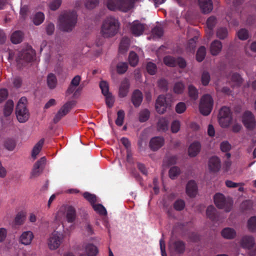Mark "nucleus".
<instances>
[{"label":"nucleus","mask_w":256,"mask_h":256,"mask_svg":"<svg viewBox=\"0 0 256 256\" xmlns=\"http://www.w3.org/2000/svg\"><path fill=\"white\" fill-rule=\"evenodd\" d=\"M119 28L118 21L113 17H108L103 22L100 32L104 38H110L118 33Z\"/></svg>","instance_id":"1"},{"label":"nucleus","mask_w":256,"mask_h":256,"mask_svg":"<svg viewBox=\"0 0 256 256\" xmlns=\"http://www.w3.org/2000/svg\"><path fill=\"white\" fill-rule=\"evenodd\" d=\"M77 15L75 12H66L60 15L59 18L60 28L64 32H69L75 26Z\"/></svg>","instance_id":"2"},{"label":"nucleus","mask_w":256,"mask_h":256,"mask_svg":"<svg viewBox=\"0 0 256 256\" xmlns=\"http://www.w3.org/2000/svg\"><path fill=\"white\" fill-rule=\"evenodd\" d=\"M135 0H108L107 7L111 10H117L127 12L130 9Z\"/></svg>","instance_id":"3"},{"label":"nucleus","mask_w":256,"mask_h":256,"mask_svg":"<svg viewBox=\"0 0 256 256\" xmlns=\"http://www.w3.org/2000/svg\"><path fill=\"white\" fill-rule=\"evenodd\" d=\"M27 100L25 97H22L18 102L16 108V116L20 122H24L29 118V113L26 108Z\"/></svg>","instance_id":"4"},{"label":"nucleus","mask_w":256,"mask_h":256,"mask_svg":"<svg viewBox=\"0 0 256 256\" xmlns=\"http://www.w3.org/2000/svg\"><path fill=\"white\" fill-rule=\"evenodd\" d=\"M214 200L216 206L218 208L223 209L226 212H228L232 208V200L230 198H225L222 194H216L214 197Z\"/></svg>","instance_id":"5"},{"label":"nucleus","mask_w":256,"mask_h":256,"mask_svg":"<svg viewBox=\"0 0 256 256\" xmlns=\"http://www.w3.org/2000/svg\"><path fill=\"white\" fill-rule=\"evenodd\" d=\"M64 234L58 231H54L50 235L47 240V244L50 250L58 249L62 243Z\"/></svg>","instance_id":"6"},{"label":"nucleus","mask_w":256,"mask_h":256,"mask_svg":"<svg viewBox=\"0 0 256 256\" xmlns=\"http://www.w3.org/2000/svg\"><path fill=\"white\" fill-rule=\"evenodd\" d=\"M213 106V100L212 97L208 94L204 96L201 100L199 105V109L200 113L204 116L208 115Z\"/></svg>","instance_id":"7"},{"label":"nucleus","mask_w":256,"mask_h":256,"mask_svg":"<svg viewBox=\"0 0 256 256\" xmlns=\"http://www.w3.org/2000/svg\"><path fill=\"white\" fill-rule=\"evenodd\" d=\"M164 62L166 65L170 67H174L178 65L180 68H184L186 66V61L181 58H175L171 56H166L164 58Z\"/></svg>","instance_id":"8"},{"label":"nucleus","mask_w":256,"mask_h":256,"mask_svg":"<svg viewBox=\"0 0 256 256\" xmlns=\"http://www.w3.org/2000/svg\"><path fill=\"white\" fill-rule=\"evenodd\" d=\"M35 55L36 52L31 46H27L26 49L22 52L16 60L18 62L20 60H24L26 62H30L33 60Z\"/></svg>","instance_id":"9"},{"label":"nucleus","mask_w":256,"mask_h":256,"mask_svg":"<svg viewBox=\"0 0 256 256\" xmlns=\"http://www.w3.org/2000/svg\"><path fill=\"white\" fill-rule=\"evenodd\" d=\"M74 102H68L64 104L58 110L55 116L54 121L55 123L58 122L63 116H66L72 107Z\"/></svg>","instance_id":"10"},{"label":"nucleus","mask_w":256,"mask_h":256,"mask_svg":"<svg viewBox=\"0 0 256 256\" xmlns=\"http://www.w3.org/2000/svg\"><path fill=\"white\" fill-rule=\"evenodd\" d=\"M130 28L134 36H138L142 34L145 30V25L138 20H135L130 24Z\"/></svg>","instance_id":"11"},{"label":"nucleus","mask_w":256,"mask_h":256,"mask_svg":"<svg viewBox=\"0 0 256 256\" xmlns=\"http://www.w3.org/2000/svg\"><path fill=\"white\" fill-rule=\"evenodd\" d=\"M242 122L244 126L248 129L252 130L256 126V121L252 113L246 112L242 117Z\"/></svg>","instance_id":"12"},{"label":"nucleus","mask_w":256,"mask_h":256,"mask_svg":"<svg viewBox=\"0 0 256 256\" xmlns=\"http://www.w3.org/2000/svg\"><path fill=\"white\" fill-rule=\"evenodd\" d=\"M34 238V234L30 230L24 231L19 237V242L24 246L30 245Z\"/></svg>","instance_id":"13"},{"label":"nucleus","mask_w":256,"mask_h":256,"mask_svg":"<svg viewBox=\"0 0 256 256\" xmlns=\"http://www.w3.org/2000/svg\"><path fill=\"white\" fill-rule=\"evenodd\" d=\"M168 106L166 102V98L163 96H160L156 100V108L159 114H163L166 111Z\"/></svg>","instance_id":"14"},{"label":"nucleus","mask_w":256,"mask_h":256,"mask_svg":"<svg viewBox=\"0 0 256 256\" xmlns=\"http://www.w3.org/2000/svg\"><path fill=\"white\" fill-rule=\"evenodd\" d=\"M198 4L200 10L204 14H208L213 9L212 0H198Z\"/></svg>","instance_id":"15"},{"label":"nucleus","mask_w":256,"mask_h":256,"mask_svg":"<svg viewBox=\"0 0 256 256\" xmlns=\"http://www.w3.org/2000/svg\"><path fill=\"white\" fill-rule=\"evenodd\" d=\"M82 249L88 256H96L98 253V248L92 244L86 243L82 245Z\"/></svg>","instance_id":"16"},{"label":"nucleus","mask_w":256,"mask_h":256,"mask_svg":"<svg viewBox=\"0 0 256 256\" xmlns=\"http://www.w3.org/2000/svg\"><path fill=\"white\" fill-rule=\"evenodd\" d=\"M164 139L162 137L156 136L151 139L150 146L153 150H156L163 146Z\"/></svg>","instance_id":"17"},{"label":"nucleus","mask_w":256,"mask_h":256,"mask_svg":"<svg viewBox=\"0 0 256 256\" xmlns=\"http://www.w3.org/2000/svg\"><path fill=\"white\" fill-rule=\"evenodd\" d=\"M66 218L68 222H73L76 218V210L70 206H66Z\"/></svg>","instance_id":"18"},{"label":"nucleus","mask_w":256,"mask_h":256,"mask_svg":"<svg viewBox=\"0 0 256 256\" xmlns=\"http://www.w3.org/2000/svg\"><path fill=\"white\" fill-rule=\"evenodd\" d=\"M209 168L211 171L217 172L220 168V159L216 156H214L210 159L208 162Z\"/></svg>","instance_id":"19"},{"label":"nucleus","mask_w":256,"mask_h":256,"mask_svg":"<svg viewBox=\"0 0 256 256\" xmlns=\"http://www.w3.org/2000/svg\"><path fill=\"white\" fill-rule=\"evenodd\" d=\"M186 194L190 197L195 196L198 192L197 186L194 181H190L186 188Z\"/></svg>","instance_id":"20"},{"label":"nucleus","mask_w":256,"mask_h":256,"mask_svg":"<svg viewBox=\"0 0 256 256\" xmlns=\"http://www.w3.org/2000/svg\"><path fill=\"white\" fill-rule=\"evenodd\" d=\"M170 250L171 252L181 253L184 250V245L182 242L177 241L170 244Z\"/></svg>","instance_id":"21"},{"label":"nucleus","mask_w":256,"mask_h":256,"mask_svg":"<svg viewBox=\"0 0 256 256\" xmlns=\"http://www.w3.org/2000/svg\"><path fill=\"white\" fill-rule=\"evenodd\" d=\"M142 100V95L139 90H136L134 92L132 101L136 107L139 106Z\"/></svg>","instance_id":"22"},{"label":"nucleus","mask_w":256,"mask_h":256,"mask_svg":"<svg viewBox=\"0 0 256 256\" xmlns=\"http://www.w3.org/2000/svg\"><path fill=\"white\" fill-rule=\"evenodd\" d=\"M222 48V44L218 40L214 41L210 47V51L212 55L216 56L219 54Z\"/></svg>","instance_id":"23"},{"label":"nucleus","mask_w":256,"mask_h":256,"mask_svg":"<svg viewBox=\"0 0 256 256\" xmlns=\"http://www.w3.org/2000/svg\"><path fill=\"white\" fill-rule=\"evenodd\" d=\"M254 244V238L252 236H244L241 240V245L244 248H252Z\"/></svg>","instance_id":"24"},{"label":"nucleus","mask_w":256,"mask_h":256,"mask_svg":"<svg viewBox=\"0 0 256 256\" xmlns=\"http://www.w3.org/2000/svg\"><path fill=\"white\" fill-rule=\"evenodd\" d=\"M200 149V144L198 142H194L192 144L188 150V154L190 156H195L199 152Z\"/></svg>","instance_id":"25"},{"label":"nucleus","mask_w":256,"mask_h":256,"mask_svg":"<svg viewBox=\"0 0 256 256\" xmlns=\"http://www.w3.org/2000/svg\"><path fill=\"white\" fill-rule=\"evenodd\" d=\"M44 142V138H42L34 146L32 152V157L33 158H36L42 148Z\"/></svg>","instance_id":"26"},{"label":"nucleus","mask_w":256,"mask_h":256,"mask_svg":"<svg viewBox=\"0 0 256 256\" xmlns=\"http://www.w3.org/2000/svg\"><path fill=\"white\" fill-rule=\"evenodd\" d=\"M80 77L79 76H75L72 80L67 90L68 94H72L74 92L76 88L79 85Z\"/></svg>","instance_id":"27"},{"label":"nucleus","mask_w":256,"mask_h":256,"mask_svg":"<svg viewBox=\"0 0 256 256\" xmlns=\"http://www.w3.org/2000/svg\"><path fill=\"white\" fill-rule=\"evenodd\" d=\"M221 234L222 237L226 239L234 238L236 235V231L234 229L230 228L223 229Z\"/></svg>","instance_id":"28"},{"label":"nucleus","mask_w":256,"mask_h":256,"mask_svg":"<svg viewBox=\"0 0 256 256\" xmlns=\"http://www.w3.org/2000/svg\"><path fill=\"white\" fill-rule=\"evenodd\" d=\"M130 40L128 38L124 37L122 38L119 47V52L124 54L127 52L130 46Z\"/></svg>","instance_id":"29"},{"label":"nucleus","mask_w":256,"mask_h":256,"mask_svg":"<svg viewBox=\"0 0 256 256\" xmlns=\"http://www.w3.org/2000/svg\"><path fill=\"white\" fill-rule=\"evenodd\" d=\"M129 84L126 80H124L120 86L119 89V96L121 98L126 96L128 92Z\"/></svg>","instance_id":"30"},{"label":"nucleus","mask_w":256,"mask_h":256,"mask_svg":"<svg viewBox=\"0 0 256 256\" xmlns=\"http://www.w3.org/2000/svg\"><path fill=\"white\" fill-rule=\"evenodd\" d=\"M23 38V34L20 31H16L11 36V41L12 43L16 44L20 42Z\"/></svg>","instance_id":"31"},{"label":"nucleus","mask_w":256,"mask_h":256,"mask_svg":"<svg viewBox=\"0 0 256 256\" xmlns=\"http://www.w3.org/2000/svg\"><path fill=\"white\" fill-rule=\"evenodd\" d=\"M14 109V102L12 100H8L6 102L4 110V113L5 116H9L12 112Z\"/></svg>","instance_id":"32"},{"label":"nucleus","mask_w":256,"mask_h":256,"mask_svg":"<svg viewBox=\"0 0 256 256\" xmlns=\"http://www.w3.org/2000/svg\"><path fill=\"white\" fill-rule=\"evenodd\" d=\"M168 122L166 118L160 119L158 124V130L166 131L168 129Z\"/></svg>","instance_id":"33"},{"label":"nucleus","mask_w":256,"mask_h":256,"mask_svg":"<svg viewBox=\"0 0 256 256\" xmlns=\"http://www.w3.org/2000/svg\"><path fill=\"white\" fill-rule=\"evenodd\" d=\"M128 61L132 66H135L138 62V57L137 54L134 52H130L129 55Z\"/></svg>","instance_id":"34"},{"label":"nucleus","mask_w":256,"mask_h":256,"mask_svg":"<svg viewBox=\"0 0 256 256\" xmlns=\"http://www.w3.org/2000/svg\"><path fill=\"white\" fill-rule=\"evenodd\" d=\"M47 83L50 88H54L56 85L57 80L55 76L52 74H50L48 76Z\"/></svg>","instance_id":"35"},{"label":"nucleus","mask_w":256,"mask_h":256,"mask_svg":"<svg viewBox=\"0 0 256 256\" xmlns=\"http://www.w3.org/2000/svg\"><path fill=\"white\" fill-rule=\"evenodd\" d=\"M206 54V50L205 47L202 46L200 47L196 52V60L199 62L202 61L204 58H205Z\"/></svg>","instance_id":"36"},{"label":"nucleus","mask_w":256,"mask_h":256,"mask_svg":"<svg viewBox=\"0 0 256 256\" xmlns=\"http://www.w3.org/2000/svg\"><path fill=\"white\" fill-rule=\"evenodd\" d=\"M44 16L43 13L37 12L33 18V22L36 25H40L44 20Z\"/></svg>","instance_id":"37"},{"label":"nucleus","mask_w":256,"mask_h":256,"mask_svg":"<svg viewBox=\"0 0 256 256\" xmlns=\"http://www.w3.org/2000/svg\"><path fill=\"white\" fill-rule=\"evenodd\" d=\"M92 206L94 211L98 214L104 216L106 214V209L102 204H94Z\"/></svg>","instance_id":"38"},{"label":"nucleus","mask_w":256,"mask_h":256,"mask_svg":"<svg viewBox=\"0 0 256 256\" xmlns=\"http://www.w3.org/2000/svg\"><path fill=\"white\" fill-rule=\"evenodd\" d=\"M216 22V20L214 16L210 17L206 21L207 27L210 30V36L212 34V30Z\"/></svg>","instance_id":"39"},{"label":"nucleus","mask_w":256,"mask_h":256,"mask_svg":"<svg viewBox=\"0 0 256 256\" xmlns=\"http://www.w3.org/2000/svg\"><path fill=\"white\" fill-rule=\"evenodd\" d=\"M83 196L92 206L96 202V196L94 194L85 192L83 194Z\"/></svg>","instance_id":"40"},{"label":"nucleus","mask_w":256,"mask_h":256,"mask_svg":"<svg viewBox=\"0 0 256 256\" xmlns=\"http://www.w3.org/2000/svg\"><path fill=\"white\" fill-rule=\"evenodd\" d=\"M231 82L232 86H238L242 82V78L239 74H234L232 75Z\"/></svg>","instance_id":"41"},{"label":"nucleus","mask_w":256,"mask_h":256,"mask_svg":"<svg viewBox=\"0 0 256 256\" xmlns=\"http://www.w3.org/2000/svg\"><path fill=\"white\" fill-rule=\"evenodd\" d=\"M66 206H62L58 210L56 216V218L58 220L60 221L62 218L66 216Z\"/></svg>","instance_id":"42"},{"label":"nucleus","mask_w":256,"mask_h":256,"mask_svg":"<svg viewBox=\"0 0 256 256\" xmlns=\"http://www.w3.org/2000/svg\"><path fill=\"white\" fill-rule=\"evenodd\" d=\"M128 65L126 62H120L116 66V70L118 74H123L128 70Z\"/></svg>","instance_id":"43"},{"label":"nucleus","mask_w":256,"mask_h":256,"mask_svg":"<svg viewBox=\"0 0 256 256\" xmlns=\"http://www.w3.org/2000/svg\"><path fill=\"white\" fill-rule=\"evenodd\" d=\"M220 125L224 128L228 126L232 122V116L220 118L218 119Z\"/></svg>","instance_id":"44"},{"label":"nucleus","mask_w":256,"mask_h":256,"mask_svg":"<svg viewBox=\"0 0 256 256\" xmlns=\"http://www.w3.org/2000/svg\"><path fill=\"white\" fill-rule=\"evenodd\" d=\"M248 228L251 232L256 230V216H252L248 222Z\"/></svg>","instance_id":"45"},{"label":"nucleus","mask_w":256,"mask_h":256,"mask_svg":"<svg viewBox=\"0 0 256 256\" xmlns=\"http://www.w3.org/2000/svg\"><path fill=\"white\" fill-rule=\"evenodd\" d=\"M117 118L116 120V124L118 126H122L124 122V112L122 110H120L117 113Z\"/></svg>","instance_id":"46"},{"label":"nucleus","mask_w":256,"mask_h":256,"mask_svg":"<svg viewBox=\"0 0 256 256\" xmlns=\"http://www.w3.org/2000/svg\"><path fill=\"white\" fill-rule=\"evenodd\" d=\"M231 116L230 109L226 106L222 107L219 112L218 119L220 118Z\"/></svg>","instance_id":"47"},{"label":"nucleus","mask_w":256,"mask_h":256,"mask_svg":"<svg viewBox=\"0 0 256 256\" xmlns=\"http://www.w3.org/2000/svg\"><path fill=\"white\" fill-rule=\"evenodd\" d=\"M188 94L190 97L193 100H196L198 97V92L196 88L192 86H188Z\"/></svg>","instance_id":"48"},{"label":"nucleus","mask_w":256,"mask_h":256,"mask_svg":"<svg viewBox=\"0 0 256 256\" xmlns=\"http://www.w3.org/2000/svg\"><path fill=\"white\" fill-rule=\"evenodd\" d=\"M216 210L214 206H210L208 207L206 210V215L212 220H215Z\"/></svg>","instance_id":"49"},{"label":"nucleus","mask_w":256,"mask_h":256,"mask_svg":"<svg viewBox=\"0 0 256 256\" xmlns=\"http://www.w3.org/2000/svg\"><path fill=\"white\" fill-rule=\"evenodd\" d=\"M100 86L102 90V92L104 96H107L110 94L109 87L107 82L105 81H102L100 84Z\"/></svg>","instance_id":"50"},{"label":"nucleus","mask_w":256,"mask_h":256,"mask_svg":"<svg viewBox=\"0 0 256 256\" xmlns=\"http://www.w3.org/2000/svg\"><path fill=\"white\" fill-rule=\"evenodd\" d=\"M184 88V85L182 82H178L175 84L174 87V92L178 94L183 92Z\"/></svg>","instance_id":"51"},{"label":"nucleus","mask_w":256,"mask_h":256,"mask_svg":"<svg viewBox=\"0 0 256 256\" xmlns=\"http://www.w3.org/2000/svg\"><path fill=\"white\" fill-rule=\"evenodd\" d=\"M150 116V112L147 110H144L140 113L139 120L140 122L146 121Z\"/></svg>","instance_id":"52"},{"label":"nucleus","mask_w":256,"mask_h":256,"mask_svg":"<svg viewBox=\"0 0 256 256\" xmlns=\"http://www.w3.org/2000/svg\"><path fill=\"white\" fill-rule=\"evenodd\" d=\"M228 31L226 28H220L218 29L216 36L220 39H224L226 37Z\"/></svg>","instance_id":"53"},{"label":"nucleus","mask_w":256,"mask_h":256,"mask_svg":"<svg viewBox=\"0 0 256 256\" xmlns=\"http://www.w3.org/2000/svg\"><path fill=\"white\" fill-rule=\"evenodd\" d=\"M146 70L151 75L154 74L156 72L157 68L156 65L152 62H149L146 66Z\"/></svg>","instance_id":"54"},{"label":"nucleus","mask_w":256,"mask_h":256,"mask_svg":"<svg viewBox=\"0 0 256 256\" xmlns=\"http://www.w3.org/2000/svg\"><path fill=\"white\" fill-rule=\"evenodd\" d=\"M46 163V158L45 157L42 158L39 160H38L34 165V169L35 170H37L40 168H42Z\"/></svg>","instance_id":"55"},{"label":"nucleus","mask_w":256,"mask_h":256,"mask_svg":"<svg viewBox=\"0 0 256 256\" xmlns=\"http://www.w3.org/2000/svg\"><path fill=\"white\" fill-rule=\"evenodd\" d=\"M237 34L238 38L241 40H246L248 37V30L244 28L240 30L238 32Z\"/></svg>","instance_id":"56"},{"label":"nucleus","mask_w":256,"mask_h":256,"mask_svg":"<svg viewBox=\"0 0 256 256\" xmlns=\"http://www.w3.org/2000/svg\"><path fill=\"white\" fill-rule=\"evenodd\" d=\"M186 110V106L184 102H180L176 106V110L178 114H182Z\"/></svg>","instance_id":"57"},{"label":"nucleus","mask_w":256,"mask_h":256,"mask_svg":"<svg viewBox=\"0 0 256 256\" xmlns=\"http://www.w3.org/2000/svg\"><path fill=\"white\" fill-rule=\"evenodd\" d=\"M180 122L178 120H174L171 125V130L173 133H176L180 128Z\"/></svg>","instance_id":"58"},{"label":"nucleus","mask_w":256,"mask_h":256,"mask_svg":"<svg viewBox=\"0 0 256 256\" xmlns=\"http://www.w3.org/2000/svg\"><path fill=\"white\" fill-rule=\"evenodd\" d=\"M231 149V145L228 141H224L220 144V150L223 152H228Z\"/></svg>","instance_id":"59"},{"label":"nucleus","mask_w":256,"mask_h":256,"mask_svg":"<svg viewBox=\"0 0 256 256\" xmlns=\"http://www.w3.org/2000/svg\"><path fill=\"white\" fill-rule=\"evenodd\" d=\"M176 158L175 156H171L170 158H166L164 160L163 166H168L170 164H175Z\"/></svg>","instance_id":"60"},{"label":"nucleus","mask_w":256,"mask_h":256,"mask_svg":"<svg viewBox=\"0 0 256 256\" xmlns=\"http://www.w3.org/2000/svg\"><path fill=\"white\" fill-rule=\"evenodd\" d=\"M210 80V76L207 72H204L202 76V82L203 85L208 84Z\"/></svg>","instance_id":"61"},{"label":"nucleus","mask_w":256,"mask_h":256,"mask_svg":"<svg viewBox=\"0 0 256 256\" xmlns=\"http://www.w3.org/2000/svg\"><path fill=\"white\" fill-rule=\"evenodd\" d=\"M4 146L8 150H12L16 146V144L13 140H8L5 142Z\"/></svg>","instance_id":"62"},{"label":"nucleus","mask_w":256,"mask_h":256,"mask_svg":"<svg viewBox=\"0 0 256 256\" xmlns=\"http://www.w3.org/2000/svg\"><path fill=\"white\" fill-rule=\"evenodd\" d=\"M152 34L157 38H160L163 34L162 28L160 27H154L152 31Z\"/></svg>","instance_id":"63"},{"label":"nucleus","mask_w":256,"mask_h":256,"mask_svg":"<svg viewBox=\"0 0 256 256\" xmlns=\"http://www.w3.org/2000/svg\"><path fill=\"white\" fill-rule=\"evenodd\" d=\"M61 3V0H54L50 4V8L52 10H55L60 7Z\"/></svg>","instance_id":"64"}]
</instances>
